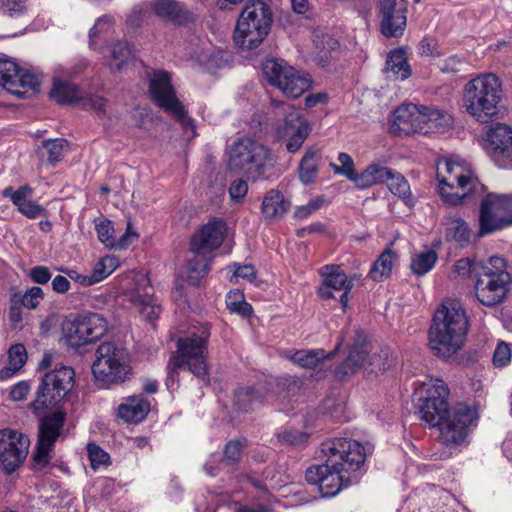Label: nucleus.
I'll list each match as a JSON object with an SVG mask.
<instances>
[{
    "mask_svg": "<svg viewBox=\"0 0 512 512\" xmlns=\"http://www.w3.org/2000/svg\"><path fill=\"white\" fill-rule=\"evenodd\" d=\"M324 199L322 197H318L314 200H311L306 205H302L297 207L294 212V217L298 219H304L317 211L323 205Z\"/></svg>",
    "mask_w": 512,
    "mask_h": 512,
    "instance_id": "nucleus-58",
    "label": "nucleus"
},
{
    "mask_svg": "<svg viewBox=\"0 0 512 512\" xmlns=\"http://www.w3.org/2000/svg\"><path fill=\"white\" fill-rule=\"evenodd\" d=\"M149 7L160 19L176 26H184L194 22V14L177 0H152Z\"/></svg>",
    "mask_w": 512,
    "mask_h": 512,
    "instance_id": "nucleus-28",
    "label": "nucleus"
},
{
    "mask_svg": "<svg viewBox=\"0 0 512 512\" xmlns=\"http://www.w3.org/2000/svg\"><path fill=\"white\" fill-rule=\"evenodd\" d=\"M41 80L40 75L21 69L16 62L2 56V88L8 93L25 98L38 90Z\"/></svg>",
    "mask_w": 512,
    "mask_h": 512,
    "instance_id": "nucleus-18",
    "label": "nucleus"
},
{
    "mask_svg": "<svg viewBox=\"0 0 512 512\" xmlns=\"http://www.w3.org/2000/svg\"><path fill=\"white\" fill-rule=\"evenodd\" d=\"M338 161L341 165L330 163V167L332 168L333 172L335 174L345 176L349 181L356 185L359 173H357L354 169V161L352 157L345 152H341L338 155Z\"/></svg>",
    "mask_w": 512,
    "mask_h": 512,
    "instance_id": "nucleus-46",
    "label": "nucleus"
},
{
    "mask_svg": "<svg viewBox=\"0 0 512 512\" xmlns=\"http://www.w3.org/2000/svg\"><path fill=\"white\" fill-rule=\"evenodd\" d=\"M504 95L501 79L494 73H483L468 81L463 88V107L480 123L497 116Z\"/></svg>",
    "mask_w": 512,
    "mask_h": 512,
    "instance_id": "nucleus-4",
    "label": "nucleus"
},
{
    "mask_svg": "<svg viewBox=\"0 0 512 512\" xmlns=\"http://www.w3.org/2000/svg\"><path fill=\"white\" fill-rule=\"evenodd\" d=\"M95 229L97 231L98 239L109 248H113L117 246L115 236H114V228L112 222L110 220H101L99 223H96Z\"/></svg>",
    "mask_w": 512,
    "mask_h": 512,
    "instance_id": "nucleus-51",
    "label": "nucleus"
},
{
    "mask_svg": "<svg viewBox=\"0 0 512 512\" xmlns=\"http://www.w3.org/2000/svg\"><path fill=\"white\" fill-rule=\"evenodd\" d=\"M321 274L323 283L319 287L318 293L323 299L334 298L333 291H340L349 285H353L351 281H348L347 275L339 266L326 265L322 267Z\"/></svg>",
    "mask_w": 512,
    "mask_h": 512,
    "instance_id": "nucleus-31",
    "label": "nucleus"
},
{
    "mask_svg": "<svg viewBox=\"0 0 512 512\" xmlns=\"http://www.w3.org/2000/svg\"><path fill=\"white\" fill-rule=\"evenodd\" d=\"M385 71L392 73L396 80H405L411 76V66L408 63L404 49H396L387 57Z\"/></svg>",
    "mask_w": 512,
    "mask_h": 512,
    "instance_id": "nucleus-37",
    "label": "nucleus"
},
{
    "mask_svg": "<svg viewBox=\"0 0 512 512\" xmlns=\"http://www.w3.org/2000/svg\"><path fill=\"white\" fill-rule=\"evenodd\" d=\"M437 258V253L434 250H425L416 253L411 259V270L414 274L422 276L434 267Z\"/></svg>",
    "mask_w": 512,
    "mask_h": 512,
    "instance_id": "nucleus-43",
    "label": "nucleus"
},
{
    "mask_svg": "<svg viewBox=\"0 0 512 512\" xmlns=\"http://www.w3.org/2000/svg\"><path fill=\"white\" fill-rule=\"evenodd\" d=\"M278 441L282 444L299 445L307 441L308 434L299 430H284L277 434Z\"/></svg>",
    "mask_w": 512,
    "mask_h": 512,
    "instance_id": "nucleus-57",
    "label": "nucleus"
},
{
    "mask_svg": "<svg viewBox=\"0 0 512 512\" xmlns=\"http://www.w3.org/2000/svg\"><path fill=\"white\" fill-rule=\"evenodd\" d=\"M30 441L23 433L2 429V466L8 474L13 473L28 455Z\"/></svg>",
    "mask_w": 512,
    "mask_h": 512,
    "instance_id": "nucleus-23",
    "label": "nucleus"
},
{
    "mask_svg": "<svg viewBox=\"0 0 512 512\" xmlns=\"http://www.w3.org/2000/svg\"><path fill=\"white\" fill-rule=\"evenodd\" d=\"M455 185L453 183H439V193L441 198L446 204L457 205L462 203L463 199L467 196L469 190H463L460 194L454 191Z\"/></svg>",
    "mask_w": 512,
    "mask_h": 512,
    "instance_id": "nucleus-50",
    "label": "nucleus"
},
{
    "mask_svg": "<svg viewBox=\"0 0 512 512\" xmlns=\"http://www.w3.org/2000/svg\"><path fill=\"white\" fill-rule=\"evenodd\" d=\"M88 457L91 467L97 469L101 465L108 463L109 455L102 448L95 443H88L87 445Z\"/></svg>",
    "mask_w": 512,
    "mask_h": 512,
    "instance_id": "nucleus-52",
    "label": "nucleus"
},
{
    "mask_svg": "<svg viewBox=\"0 0 512 512\" xmlns=\"http://www.w3.org/2000/svg\"><path fill=\"white\" fill-rule=\"evenodd\" d=\"M343 338H341L336 345L335 349L330 352L326 353L323 349H317V350H302L297 351L292 359L293 361L298 364L299 366L303 368H309V369H316L321 368L324 364V361L326 359H330L334 357V355L337 353V351L340 349V347L343 344Z\"/></svg>",
    "mask_w": 512,
    "mask_h": 512,
    "instance_id": "nucleus-34",
    "label": "nucleus"
},
{
    "mask_svg": "<svg viewBox=\"0 0 512 512\" xmlns=\"http://www.w3.org/2000/svg\"><path fill=\"white\" fill-rule=\"evenodd\" d=\"M12 298H17L18 303L27 309H35L38 307L40 301L44 297L43 290L40 287H32L24 294L15 293L11 296Z\"/></svg>",
    "mask_w": 512,
    "mask_h": 512,
    "instance_id": "nucleus-49",
    "label": "nucleus"
},
{
    "mask_svg": "<svg viewBox=\"0 0 512 512\" xmlns=\"http://www.w3.org/2000/svg\"><path fill=\"white\" fill-rule=\"evenodd\" d=\"M27 0L2 1V26L5 34L2 37H13L21 33L28 22Z\"/></svg>",
    "mask_w": 512,
    "mask_h": 512,
    "instance_id": "nucleus-27",
    "label": "nucleus"
},
{
    "mask_svg": "<svg viewBox=\"0 0 512 512\" xmlns=\"http://www.w3.org/2000/svg\"><path fill=\"white\" fill-rule=\"evenodd\" d=\"M210 326L202 324L195 327L188 335L177 340V350L172 353L167 364L166 385L170 389L178 381V370L190 371L198 378L207 375V342Z\"/></svg>",
    "mask_w": 512,
    "mask_h": 512,
    "instance_id": "nucleus-3",
    "label": "nucleus"
},
{
    "mask_svg": "<svg viewBox=\"0 0 512 512\" xmlns=\"http://www.w3.org/2000/svg\"><path fill=\"white\" fill-rule=\"evenodd\" d=\"M319 457L323 464L309 467L305 478L319 487L323 497H333L350 485L342 473L359 469L365 461V449L355 440L334 438L321 444Z\"/></svg>",
    "mask_w": 512,
    "mask_h": 512,
    "instance_id": "nucleus-1",
    "label": "nucleus"
},
{
    "mask_svg": "<svg viewBox=\"0 0 512 512\" xmlns=\"http://www.w3.org/2000/svg\"><path fill=\"white\" fill-rule=\"evenodd\" d=\"M81 104L97 113H105L106 99L103 97L83 94Z\"/></svg>",
    "mask_w": 512,
    "mask_h": 512,
    "instance_id": "nucleus-61",
    "label": "nucleus"
},
{
    "mask_svg": "<svg viewBox=\"0 0 512 512\" xmlns=\"http://www.w3.org/2000/svg\"><path fill=\"white\" fill-rule=\"evenodd\" d=\"M231 267L234 269L233 273L237 278L240 277L250 282L256 279V270L252 265H239L234 263Z\"/></svg>",
    "mask_w": 512,
    "mask_h": 512,
    "instance_id": "nucleus-62",
    "label": "nucleus"
},
{
    "mask_svg": "<svg viewBox=\"0 0 512 512\" xmlns=\"http://www.w3.org/2000/svg\"><path fill=\"white\" fill-rule=\"evenodd\" d=\"M437 178L439 183H453L458 189L470 190L473 186V178L464 168L450 160L438 163Z\"/></svg>",
    "mask_w": 512,
    "mask_h": 512,
    "instance_id": "nucleus-32",
    "label": "nucleus"
},
{
    "mask_svg": "<svg viewBox=\"0 0 512 512\" xmlns=\"http://www.w3.org/2000/svg\"><path fill=\"white\" fill-rule=\"evenodd\" d=\"M512 224V195L488 193L480 204V235Z\"/></svg>",
    "mask_w": 512,
    "mask_h": 512,
    "instance_id": "nucleus-14",
    "label": "nucleus"
},
{
    "mask_svg": "<svg viewBox=\"0 0 512 512\" xmlns=\"http://www.w3.org/2000/svg\"><path fill=\"white\" fill-rule=\"evenodd\" d=\"M107 331L106 320L97 313H90L68 321L63 325V334L68 346L80 348L99 340Z\"/></svg>",
    "mask_w": 512,
    "mask_h": 512,
    "instance_id": "nucleus-15",
    "label": "nucleus"
},
{
    "mask_svg": "<svg viewBox=\"0 0 512 512\" xmlns=\"http://www.w3.org/2000/svg\"><path fill=\"white\" fill-rule=\"evenodd\" d=\"M262 70L268 82L289 97L297 98L310 87L308 75L297 71L283 60L267 59Z\"/></svg>",
    "mask_w": 512,
    "mask_h": 512,
    "instance_id": "nucleus-13",
    "label": "nucleus"
},
{
    "mask_svg": "<svg viewBox=\"0 0 512 512\" xmlns=\"http://www.w3.org/2000/svg\"><path fill=\"white\" fill-rule=\"evenodd\" d=\"M487 152L500 168L512 166V127L497 123L486 134Z\"/></svg>",
    "mask_w": 512,
    "mask_h": 512,
    "instance_id": "nucleus-22",
    "label": "nucleus"
},
{
    "mask_svg": "<svg viewBox=\"0 0 512 512\" xmlns=\"http://www.w3.org/2000/svg\"><path fill=\"white\" fill-rule=\"evenodd\" d=\"M423 105L414 103L403 104L395 109L391 132L397 135H410L422 131Z\"/></svg>",
    "mask_w": 512,
    "mask_h": 512,
    "instance_id": "nucleus-25",
    "label": "nucleus"
},
{
    "mask_svg": "<svg viewBox=\"0 0 512 512\" xmlns=\"http://www.w3.org/2000/svg\"><path fill=\"white\" fill-rule=\"evenodd\" d=\"M43 146L47 150V160L51 164L60 162L69 150L68 142L62 138L47 140Z\"/></svg>",
    "mask_w": 512,
    "mask_h": 512,
    "instance_id": "nucleus-47",
    "label": "nucleus"
},
{
    "mask_svg": "<svg viewBox=\"0 0 512 512\" xmlns=\"http://www.w3.org/2000/svg\"><path fill=\"white\" fill-rule=\"evenodd\" d=\"M92 364L94 377L104 383H121L130 373L128 354L124 347L114 342L102 343Z\"/></svg>",
    "mask_w": 512,
    "mask_h": 512,
    "instance_id": "nucleus-9",
    "label": "nucleus"
},
{
    "mask_svg": "<svg viewBox=\"0 0 512 512\" xmlns=\"http://www.w3.org/2000/svg\"><path fill=\"white\" fill-rule=\"evenodd\" d=\"M476 269L474 289L477 300L486 306H494L502 302L511 281L504 259L492 256L480 261Z\"/></svg>",
    "mask_w": 512,
    "mask_h": 512,
    "instance_id": "nucleus-8",
    "label": "nucleus"
},
{
    "mask_svg": "<svg viewBox=\"0 0 512 512\" xmlns=\"http://www.w3.org/2000/svg\"><path fill=\"white\" fill-rule=\"evenodd\" d=\"M468 318L462 304L446 299L437 308L428 331L429 347L439 358L452 357L464 344Z\"/></svg>",
    "mask_w": 512,
    "mask_h": 512,
    "instance_id": "nucleus-2",
    "label": "nucleus"
},
{
    "mask_svg": "<svg viewBox=\"0 0 512 512\" xmlns=\"http://www.w3.org/2000/svg\"><path fill=\"white\" fill-rule=\"evenodd\" d=\"M467 66L465 58L459 57L458 55H451L447 57L440 65V70L443 73L456 74L463 70Z\"/></svg>",
    "mask_w": 512,
    "mask_h": 512,
    "instance_id": "nucleus-56",
    "label": "nucleus"
},
{
    "mask_svg": "<svg viewBox=\"0 0 512 512\" xmlns=\"http://www.w3.org/2000/svg\"><path fill=\"white\" fill-rule=\"evenodd\" d=\"M446 238L454 240L461 247L467 246L472 238V230L460 217L450 216L447 219Z\"/></svg>",
    "mask_w": 512,
    "mask_h": 512,
    "instance_id": "nucleus-39",
    "label": "nucleus"
},
{
    "mask_svg": "<svg viewBox=\"0 0 512 512\" xmlns=\"http://www.w3.org/2000/svg\"><path fill=\"white\" fill-rule=\"evenodd\" d=\"M449 389L444 381L437 379L434 384L427 389V396L420 399L418 413L420 419L429 427L436 424L452 412L448 403Z\"/></svg>",
    "mask_w": 512,
    "mask_h": 512,
    "instance_id": "nucleus-17",
    "label": "nucleus"
},
{
    "mask_svg": "<svg viewBox=\"0 0 512 512\" xmlns=\"http://www.w3.org/2000/svg\"><path fill=\"white\" fill-rule=\"evenodd\" d=\"M27 352L22 344L12 345L8 350V364L2 368V378L12 377L26 363Z\"/></svg>",
    "mask_w": 512,
    "mask_h": 512,
    "instance_id": "nucleus-41",
    "label": "nucleus"
},
{
    "mask_svg": "<svg viewBox=\"0 0 512 512\" xmlns=\"http://www.w3.org/2000/svg\"><path fill=\"white\" fill-rule=\"evenodd\" d=\"M32 192L28 185H24L17 190H13L11 187L5 188L2 194L5 197H10L19 212L27 218L34 219L46 216V209L31 199Z\"/></svg>",
    "mask_w": 512,
    "mask_h": 512,
    "instance_id": "nucleus-29",
    "label": "nucleus"
},
{
    "mask_svg": "<svg viewBox=\"0 0 512 512\" xmlns=\"http://www.w3.org/2000/svg\"><path fill=\"white\" fill-rule=\"evenodd\" d=\"M261 396L251 387L240 388L235 392V405L248 412L261 404Z\"/></svg>",
    "mask_w": 512,
    "mask_h": 512,
    "instance_id": "nucleus-45",
    "label": "nucleus"
},
{
    "mask_svg": "<svg viewBox=\"0 0 512 512\" xmlns=\"http://www.w3.org/2000/svg\"><path fill=\"white\" fill-rule=\"evenodd\" d=\"M320 159V150L315 148H309L306 150L298 168L299 180L303 184L308 185L315 182L318 175V162Z\"/></svg>",
    "mask_w": 512,
    "mask_h": 512,
    "instance_id": "nucleus-36",
    "label": "nucleus"
},
{
    "mask_svg": "<svg viewBox=\"0 0 512 512\" xmlns=\"http://www.w3.org/2000/svg\"><path fill=\"white\" fill-rule=\"evenodd\" d=\"M479 265L480 261L476 262L469 258H462L455 263L453 273L455 276H473L476 279V267Z\"/></svg>",
    "mask_w": 512,
    "mask_h": 512,
    "instance_id": "nucleus-53",
    "label": "nucleus"
},
{
    "mask_svg": "<svg viewBox=\"0 0 512 512\" xmlns=\"http://www.w3.org/2000/svg\"><path fill=\"white\" fill-rule=\"evenodd\" d=\"M33 282L37 284H46L51 279L50 270L46 266H35L29 273Z\"/></svg>",
    "mask_w": 512,
    "mask_h": 512,
    "instance_id": "nucleus-64",
    "label": "nucleus"
},
{
    "mask_svg": "<svg viewBox=\"0 0 512 512\" xmlns=\"http://www.w3.org/2000/svg\"><path fill=\"white\" fill-rule=\"evenodd\" d=\"M477 419L476 409L464 403H458L452 408V412L433 428L438 429V439L442 445L456 447L465 442L469 427L475 425Z\"/></svg>",
    "mask_w": 512,
    "mask_h": 512,
    "instance_id": "nucleus-12",
    "label": "nucleus"
},
{
    "mask_svg": "<svg viewBox=\"0 0 512 512\" xmlns=\"http://www.w3.org/2000/svg\"><path fill=\"white\" fill-rule=\"evenodd\" d=\"M493 364L495 367L502 368L507 366L511 361V349L509 345L501 341L497 344L493 353Z\"/></svg>",
    "mask_w": 512,
    "mask_h": 512,
    "instance_id": "nucleus-55",
    "label": "nucleus"
},
{
    "mask_svg": "<svg viewBox=\"0 0 512 512\" xmlns=\"http://www.w3.org/2000/svg\"><path fill=\"white\" fill-rule=\"evenodd\" d=\"M227 167L250 181L266 179V172L273 167V154L269 147L247 136L234 140L226 148Z\"/></svg>",
    "mask_w": 512,
    "mask_h": 512,
    "instance_id": "nucleus-5",
    "label": "nucleus"
},
{
    "mask_svg": "<svg viewBox=\"0 0 512 512\" xmlns=\"http://www.w3.org/2000/svg\"><path fill=\"white\" fill-rule=\"evenodd\" d=\"M73 76V73L63 67H57L53 75V86L50 91V98L59 104L81 103L83 92L78 86L66 78Z\"/></svg>",
    "mask_w": 512,
    "mask_h": 512,
    "instance_id": "nucleus-26",
    "label": "nucleus"
},
{
    "mask_svg": "<svg viewBox=\"0 0 512 512\" xmlns=\"http://www.w3.org/2000/svg\"><path fill=\"white\" fill-rule=\"evenodd\" d=\"M17 301V298H10L11 306L8 317L13 329H21L20 324L23 320V307Z\"/></svg>",
    "mask_w": 512,
    "mask_h": 512,
    "instance_id": "nucleus-59",
    "label": "nucleus"
},
{
    "mask_svg": "<svg viewBox=\"0 0 512 512\" xmlns=\"http://www.w3.org/2000/svg\"><path fill=\"white\" fill-rule=\"evenodd\" d=\"M380 31L387 37H401L406 28L407 6L404 0L379 1Z\"/></svg>",
    "mask_w": 512,
    "mask_h": 512,
    "instance_id": "nucleus-24",
    "label": "nucleus"
},
{
    "mask_svg": "<svg viewBox=\"0 0 512 512\" xmlns=\"http://www.w3.org/2000/svg\"><path fill=\"white\" fill-rule=\"evenodd\" d=\"M65 419L66 415L61 411L53 412L41 419L38 442L33 456L36 468L42 469L50 462V453L62 433Z\"/></svg>",
    "mask_w": 512,
    "mask_h": 512,
    "instance_id": "nucleus-16",
    "label": "nucleus"
},
{
    "mask_svg": "<svg viewBox=\"0 0 512 512\" xmlns=\"http://www.w3.org/2000/svg\"><path fill=\"white\" fill-rule=\"evenodd\" d=\"M150 411V402L141 395L125 398L118 406V416L127 423H139Z\"/></svg>",
    "mask_w": 512,
    "mask_h": 512,
    "instance_id": "nucleus-33",
    "label": "nucleus"
},
{
    "mask_svg": "<svg viewBox=\"0 0 512 512\" xmlns=\"http://www.w3.org/2000/svg\"><path fill=\"white\" fill-rule=\"evenodd\" d=\"M276 107L282 108L286 113L283 124L277 129V135L281 139H286L287 151L294 154L300 150L310 133L309 123L297 109L289 105L282 104Z\"/></svg>",
    "mask_w": 512,
    "mask_h": 512,
    "instance_id": "nucleus-19",
    "label": "nucleus"
},
{
    "mask_svg": "<svg viewBox=\"0 0 512 512\" xmlns=\"http://www.w3.org/2000/svg\"><path fill=\"white\" fill-rule=\"evenodd\" d=\"M111 60L109 68L112 72L120 71L121 68L131 58V49L126 42L115 41L110 45Z\"/></svg>",
    "mask_w": 512,
    "mask_h": 512,
    "instance_id": "nucleus-44",
    "label": "nucleus"
},
{
    "mask_svg": "<svg viewBox=\"0 0 512 512\" xmlns=\"http://www.w3.org/2000/svg\"><path fill=\"white\" fill-rule=\"evenodd\" d=\"M226 228V223L223 220L214 219L192 236L190 241L192 257L187 261L189 284L198 285L209 272L212 253L221 246Z\"/></svg>",
    "mask_w": 512,
    "mask_h": 512,
    "instance_id": "nucleus-6",
    "label": "nucleus"
},
{
    "mask_svg": "<svg viewBox=\"0 0 512 512\" xmlns=\"http://www.w3.org/2000/svg\"><path fill=\"white\" fill-rule=\"evenodd\" d=\"M149 94L152 101L163 111L174 116L181 125L192 130L195 135L194 120L187 115L184 105L176 96V91L171 84V77L165 71L154 72L149 80Z\"/></svg>",
    "mask_w": 512,
    "mask_h": 512,
    "instance_id": "nucleus-11",
    "label": "nucleus"
},
{
    "mask_svg": "<svg viewBox=\"0 0 512 512\" xmlns=\"http://www.w3.org/2000/svg\"><path fill=\"white\" fill-rule=\"evenodd\" d=\"M247 192H248L247 181L242 178L234 180L229 187V195H230L231 199H233L237 202L244 199Z\"/></svg>",
    "mask_w": 512,
    "mask_h": 512,
    "instance_id": "nucleus-60",
    "label": "nucleus"
},
{
    "mask_svg": "<svg viewBox=\"0 0 512 512\" xmlns=\"http://www.w3.org/2000/svg\"><path fill=\"white\" fill-rule=\"evenodd\" d=\"M387 352L373 354L369 356L364 346H354L345 359L336 369L335 376L343 380L357 373L361 369H368L370 372H379L386 370Z\"/></svg>",
    "mask_w": 512,
    "mask_h": 512,
    "instance_id": "nucleus-20",
    "label": "nucleus"
},
{
    "mask_svg": "<svg viewBox=\"0 0 512 512\" xmlns=\"http://www.w3.org/2000/svg\"><path fill=\"white\" fill-rule=\"evenodd\" d=\"M272 22V11L263 0H249L233 33L236 46L249 50L257 48L269 34Z\"/></svg>",
    "mask_w": 512,
    "mask_h": 512,
    "instance_id": "nucleus-7",
    "label": "nucleus"
},
{
    "mask_svg": "<svg viewBox=\"0 0 512 512\" xmlns=\"http://www.w3.org/2000/svg\"><path fill=\"white\" fill-rule=\"evenodd\" d=\"M386 184L389 190L399 198L403 199L406 204L412 206L413 199L411 195L410 185L405 177L397 171L391 170V175L387 178Z\"/></svg>",
    "mask_w": 512,
    "mask_h": 512,
    "instance_id": "nucleus-42",
    "label": "nucleus"
},
{
    "mask_svg": "<svg viewBox=\"0 0 512 512\" xmlns=\"http://www.w3.org/2000/svg\"><path fill=\"white\" fill-rule=\"evenodd\" d=\"M453 127L452 116L444 110L423 105L422 134L446 133Z\"/></svg>",
    "mask_w": 512,
    "mask_h": 512,
    "instance_id": "nucleus-30",
    "label": "nucleus"
},
{
    "mask_svg": "<svg viewBox=\"0 0 512 512\" xmlns=\"http://www.w3.org/2000/svg\"><path fill=\"white\" fill-rule=\"evenodd\" d=\"M290 206L281 192L270 190L263 199L261 211L266 220H274L282 217Z\"/></svg>",
    "mask_w": 512,
    "mask_h": 512,
    "instance_id": "nucleus-35",
    "label": "nucleus"
},
{
    "mask_svg": "<svg viewBox=\"0 0 512 512\" xmlns=\"http://www.w3.org/2000/svg\"><path fill=\"white\" fill-rule=\"evenodd\" d=\"M391 170L379 164H370L364 171L359 173L356 187L366 189L376 184L386 183L387 178L391 175Z\"/></svg>",
    "mask_w": 512,
    "mask_h": 512,
    "instance_id": "nucleus-38",
    "label": "nucleus"
},
{
    "mask_svg": "<svg viewBox=\"0 0 512 512\" xmlns=\"http://www.w3.org/2000/svg\"><path fill=\"white\" fill-rule=\"evenodd\" d=\"M243 445L239 441H230L224 449L223 463L234 465L242 458Z\"/></svg>",
    "mask_w": 512,
    "mask_h": 512,
    "instance_id": "nucleus-54",
    "label": "nucleus"
},
{
    "mask_svg": "<svg viewBox=\"0 0 512 512\" xmlns=\"http://www.w3.org/2000/svg\"><path fill=\"white\" fill-rule=\"evenodd\" d=\"M397 259L396 253L391 248H386L374 262L369 271V276L374 281H382L391 274L394 262Z\"/></svg>",
    "mask_w": 512,
    "mask_h": 512,
    "instance_id": "nucleus-40",
    "label": "nucleus"
},
{
    "mask_svg": "<svg viewBox=\"0 0 512 512\" xmlns=\"http://www.w3.org/2000/svg\"><path fill=\"white\" fill-rule=\"evenodd\" d=\"M75 372L72 367L57 365L42 377L36 399L30 404L35 413L59 403L72 390Z\"/></svg>",
    "mask_w": 512,
    "mask_h": 512,
    "instance_id": "nucleus-10",
    "label": "nucleus"
},
{
    "mask_svg": "<svg viewBox=\"0 0 512 512\" xmlns=\"http://www.w3.org/2000/svg\"><path fill=\"white\" fill-rule=\"evenodd\" d=\"M153 288L149 278L138 275L134 279V286L125 293L126 300L150 323H153L162 312V307L152 294Z\"/></svg>",
    "mask_w": 512,
    "mask_h": 512,
    "instance_id": "nucleus-21",
    "label": "nucleus"
},
{
    "mask_svg": "<svg viewBox=\"0 0 512 512\" xmlns=\"http://www.w3.org/2000/svg\"><path fill=\"white\" fill-rule=\"evenodd\" d=\"M119 265V261L114 256H106L100 259L91 272L94 283H98L107 278Z\"/></svg>",
    "mask_w": 512,
    "mask_h": 512,
    "instance_id": "nucleus-48",
    "label": "nucleus"
},
{
    "mask_svg": "<svg viewBox=\"0 0 512 512\" xmlns=\"http://www.w3.org/2000/svg\"><path fill=\"white\" fill-rule=\"evenodd\" d=\"M112 25H113V19H112V17L107 16V15H105V16H103V17H100V18L96 21L95 25H94V26L90 29V31H89V37H90V39H91V42H93L94 38H95L98 34H100V33L104 32V31H106V30H107V29H109Z\"/></svg>",
    "mask_w": 512,
    "mask_h": 512,
    "instance_id": "nucleus-63",
    "label": "nucleus"
}]
</instances>
